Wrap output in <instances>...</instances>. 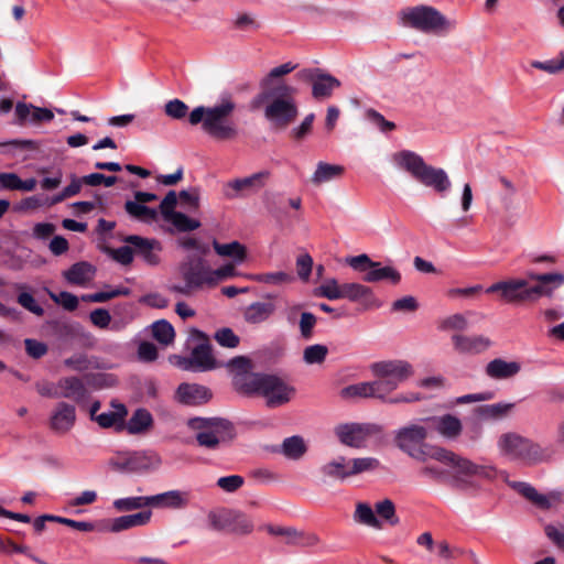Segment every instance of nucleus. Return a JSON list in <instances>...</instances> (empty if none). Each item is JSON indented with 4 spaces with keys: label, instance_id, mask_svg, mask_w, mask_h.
<instances>
[{
    "label": "nucleus",
    "instance_id": "393cba45",
    "mask_svg": "<svg viewBox=\"0 0 564 564\" xmlns=\"http://www.w3.org/2000/svg\"><path fill=\"white\" fill-rule=\"evenodd\" d=\"M76 421L75 406L59 402L53 410L50 419V429L57 434L68 433Z\"/></svg>",
    "mask_w": 564,
    "mask_h": 564
},
{
    "label": "nucleus",
    "instance_id": "c9c22d12",
    "mask_svg": "<svg viewBox=\"0 0 564 564\" xmlns=\"http://www.w3.org/2000/svg\"><path fill=\"white\" fill-rule=\"evenodd\" d=\"M58 399H69L80 401L84 399L86 389L80 379L76 377H65L57 381Z\"/></svg>",
    "mask_w": 564,
    "mask_h": 564
},
{
    "label": "nucleus",
    "instance_id": "ddd939ff",
    "mask_svg": "<svg viewBox=\"0 0 564 564\" xmlns=\"http://www.w3.org/2000/svg\"><path fill=\"white\" fill-rule=\"evenodd\" d=\"M497 446L502 456L511 459L538 463L544 458V451L539 444L514 432L500 435Z\"/></svg>",
    "mask_w": 564,
    "mask_h": 564
},
{
    "label": "nucleus",
    "instance_id": "58836bf2",
    "mask_svg": "<svg viewBox=\"0 0 564 564\" xmlns=\"http://www.w3.org/2000/svg\"><path fill=\"white\" fill-rule=\"evenodd\" d=\"M344 172L345 169L341 165L318 162L316 170L311 177V182L314 185H321L323 183L340 177Z\"/></svg>",
    "mask_w": 564,
    "mask_h": 564
},
{
    "label": "nucleus",
    "instance_id": "1a4fd4ad",
    "mask_svg": "<svg viewBox=\"0 0 564 564\" xmlns=\"http://www.w3.org/2000/svg\"><path fill=\"white\" fill-rule=\"evenodd\" d=\"M314 295L330 301L345 299L358 303L364 311H372L382 306V302L376 296L371 288L360 282L340 284L335 278L325 279L314 290Z\"/></svg>",
    "mask_w": 564,
    "mask_h": 564
},
{
    "label": "nucleus",
    "instance_id": "f257e3e1",
    "mask_svg": "<svg viewBox=\"0 0 564 564\" xmlns=\"http://www.w3.org/2000/svg\"><path fill=\"white\" fill-rule=\"evenodd\" d=\"M564 285V273L553 271L536 273L528 271L525 278H512L491 284L486 292L499 293L507 303L535 302L541 297H552Z\"/></svg>",
    "mask_w": 564,
    "mask_h": 564
},
{
    "label": "nucleus",
    "instance_id": "ea45409f",
    "mask_svg": "<svg viewBox=\"0 0 564 564\" xmlns=\"http://www.w3.org/2000/svg\"><path fill=\"white\" fill-rule=\"evenodd\" d=\"M307 452V444L302 436L286 437L281 444V453L291 460H300Z\"/></svg>",
    "mask_w": 564,
    "mask_h": 564
},
{
    "label": "nucleus",
    "instance_id": "473e14b6",
    "mask_svg": "<svg viewBox=\"0 0 564 564\" xmlns=\"http://www.w3.org/2000/svg\"><path fill=\"white\" fill-rule=\"evenodd\" d=\"M96 269L88 262H77L63 272L65 280L74 285H86L95 278Z\"/></svg>",
    "mask_w": 564,
    "mask_h": 564
},
{
    "label": "nucleus",
    "instance_id": "a211bd4d",
    "mask_svg": "<svg viewBox=\"0 0 564 564\" xmlns=\"http://www.w3.org/2000/svg\"><path fill=\"white\" fill-rule=\"evenodd\" d=\"M192 338L196 340L197 344L192 349L188 360L189 367L199 371H206L219 367L220 364H218L213 356L208 338L197 329L192 332Z\"/></svg>",
    "mask_w": 564,
    "mask_h": 564
},
{
    "label": "nucleus",
    "instance_id": "13d9d810",
    "mask_svg": "<svg viewBox=\"0 0 564 564\" xmlns=\"http://www.w3.org/2000/svg\"><path fill=\"white\" fill-rule=\"evenodd\" d=\"M128 294V290L126 289H110L107 291H100L93 294L84 295L82 299L85 302H91V303H105L109 300H112L120 295Z\"/></svg>",
    "mask_w": 564,
    "mask_h": 564
},
{
    "label": "nucleus",
    "instance_id": "412c9836",
    "mask_svg": "<svg viewBox=\"0 0 564 564\" xmlns=\"http://www.w3.org/2000/svg\"><path fill=\"white\" fill-rule=\"evenodd\" d=\"M161 465V458L154 453L135 452L121 457L116 464V468L122 471L145 473L155 470Z\"/></svg>",
    "mask_w": 564,
    "mask_h": 564
},
{
    "label": "nucleus",
    "instance_id": "c03bdc74",
    "mask_svg": "<svg viewBox=\"0 0 564 564\" xmlns=\"http://www.w3.org/2000/svg\"><path fill=\"white\" fill-rule=\"evenodd\" d=\"M249 279L258 283H263L272 286H282L285 284H290L294 281V276L291 273L284 271L251 274L249 275Z\"/></svg>",
    "mask_w": 564,
    "mask_h": 564
},
{
    "label": "nucleus",
    "instance_id": "338daca9",
    "mask_svg": "<svg viewBox=\"0 0 564 564\" xmlns=\"http://www.w3.org/2000/svg\"><path fill=\"white\" fill-rule=\"evenodd\" d=\"M215 339L224 347L235 348L239 345V337L232 332V329L224 327L215 333Z\"/></svg>",
    "mask_w": 564,
    "mask_h": 564
},
{
    "label": "nucleus",
    "instance_id": "7c9ffc66",
    "mask_svg": "<svg viewBox=\"0 0 564 564\" xmlns=\"http://www.w3.org/2000/svg\"><path fill=\"white\" fill-rule=\"evenodd\" d=\"M520 370L521 366L518 361H507L501 358H496L486 366V375L496 380L509 379Z\"/></svg>",
    "mask_w": 564,
    "mask_h": 564
},
{
    "label": "nucleus",
    "instance_id": "2f4dec72",
    "mask_svg": "<svg viewBox=\"0 0 564 564\" xmlns=\"http://www.w3.org/2000/svg\"><path fill=\"white\" fill-rule=\"evenodd\" d=\"M340 397L346 400L358 398L382 399L376 380L347 386L340 390Z\"/></svg>",
    "mask_w": 564,
    "mask_h": 564
},
{
    "label": "nucleus",
    "instance_id": "e2e57ef3",
    "mask_svg": "<svg viewBox=\"0 0 564 564\" xmlns=\"http://www.w3.org/2000/svg\"><path fill=\"white\" fill-rule=\"evenodd\" d=\"M314 120V113L307 115L297 127L290 131V137L296 141L305 139L312 131Z\"/></svg>",
    "mask_w": 564,
    "mask_h": 564
},
{
    "label": "nucleus",
    "instance_id": "f8f14e48",
    "mask_svg": "<svg viewBox=\"0 0 564 564\" xmlns=\"http://www.w3.org/2000/svg\"><path fill=\"white\" fill-rule=\"evenodd\" d=\"M206 523L208 529L213 531L237 535H248L254 529V524L249 517L224 507L209 510L206 514Z\"/></svg>",
    "mask_w": 564,
    "mask_h": 564
},
{
    "label": "nucleus",
    "instance_id": "b1692460",
    "mask_svg": "<svg viewBox=\"0 0 564 564\" xmlns=\"http://www.w3.org/2000/svg\"><path fill=\"white\" fill-rule=\"evenodd\" d=\"M191 501V494L185 490H169L150 496V507L155 509L181 510Z\"/></svg>",
    "mask_w": 564,
    "mask_h": 564
},
{
    "label": "nucleus",
    "instance_id": "09e8293b",
    "mask_svg": "<svg viewBox=\"0 0 564 564\" xmlns=\"http://www.w3.org/2000/svg\"><path fill=\"white\" fill-rule=\"evenodd\" d=\"M126 212L142 221L150 223L158 218V212L135 200H128L124 205Z\"/></svg>",
    "mask_w": 564,
    "mask_h": 564
},
{
    "label": "nucleus",
    "instance_id": "49530a36",
    "mask_svg": "<svg viewBox=\"0 0 564 564\" xmlns=\"http://www.w3.org/2000/svg\"><path fill=\"white\" fill-rule=\"evenodd\" d=\"M232 28L240 32H256L261 28V22L251 12L240 11L231 21Z\"/></svg>",
    "mask_w": 564,
    "mask_h": 564
},
{
    "label": "nucleus",
    "instance_id": "39448f33",
    "mask_svg": "<svg viewBox=\"0 0 564 564\" xmlns=\"http://www.w3.org/2000/svg\"><path fill=\"white\" fill-rule=\"evenodd\" d=\"M393 166L410 175L421 185L444 195L452 187V182L445 170L425 162L422 155L411 150H400L391 155Z\"/></svg>",
    "mask_w": 564,
    "mask_h": 564
},
{
    "label": "nucleus",
    "instance_id": "052dcab7",
    "mask_svg": "<svg viewBox=\"0 0 564 564\" xmlns=\"http://www.w3.org/2000/svg\"><path fill=\"white\" fill-rule=\"evenodd\" d=\"M316 323H317V318L314 314H312L310 312L301 313L299 328H300L301 337L303 339L308 340L312 338Z\"/></svg>",
    "mask_w": 564,
    "mask_h": 564
},
{
    "label": "nucleus",
    "instance_id": "3c124183",
    "mask_svg": "<svg viewBox=\"0 0 564 564\" xmlns=\"http://www.w3.org/2000/svg\"><path fill=\"white\" fill-rule=\"evenodd\" d=\"M328 355V348L322 344L310 345L303 350V360L306 365H321Z\"/></svg>",
    "mask_w": 564,
    "mask_h": 564
},
{
    "label": "nucleus",
    "instance_id": "603ef678",
    "mask_svg": "<svg viewBox=\"0 0 564 564\" xmlns=\"http://www.w3.org/2000/svg\"><path fill=\"white\" fill-rule=\"evenodd\" d=\"M380 463L375 457H356L349 459L350 477L377 469Z\"/></svg>",
    "mask_w": 564,
    "mask_h": 564
},
{
    "label": "nucleus",
    "instance_id": "bf43d9fd",
    "mask_svg": "<svg viewBox=\"0 0 564 564\" xmlns=\"http://www.w3.org/2000/svg\"><path fill=\"white\" fill-rule=\"evenodd\" d=\"M164 112L172 119L181 120L186 117L188 112V106L184 101L175 98L165 104Z\"/></svg>",
    "mask_w": 564,
    "mask_h": 564
},
{
    "label": "nucleus",
    "instance_id": "7ed1b4c3",
    "mask_svg": "<svg viewBox=\"0 0 564 564\" xmlns=\"http://www.w3.org/2000/svg\"><path fill=\"white\" fill-rule=\"evenodd\" d=\"M237 104L227 95L213 106H198L189 116V123L202 124V130L216 141H232L238 137V127L232 120Z\"/></svg>",
    "mask_w": 564,
    "mask_h": 564
},
{
    "label": "nucleus",
    "instance_id": "c756f323",
    "mask_svg": "<svg viewBox=\"0 0 564 564\" xmlns=\"http://www.w3.org/2000/svg\"><path fill=\"white\" fill-rule=\"evenodd\" d=\"M300 76L313 80L312 94L315 98H328L332 93L340 86V82L329 74H321L312 78L311 73L304 70Z\"/></svg>",
    "mask_w": 564,
    "mask_h": 564
},
{
    "label": "nucleus",
    "instance_id": "6e6552de",
    "mask_svg": "<svg viewBox=\"0 0 564 564\" xmlns=\"http://www.w3.org/2000/svg\"><path fill=\"white\" fill-rule=\"evenodd\" d=\"M432 459L434 464L440 463L452 470L453 480L459 488L471 486L476 478L494 480L498 477L494 466L478 465L445 447L432 449Z\"/></svg>",
    "mask_w": 564,
    "mask_h": 564
},
{
    "label": "nucleus",
    "instance_id": "423d86ee",
    "mask_svg": "<svg viewBox=\"0 0 564 564\" xmlns=\"http://www.w3.org/2000/svg\"><path fill=\"white\" fill-rule=\"evenodd\" d=\"M295 95V87L280 83L258 96L256 102L265 104L264 117L273 129L283 131L297 119L299 105Z\"/></svg>",
    "mask_w": 564,
    "mask_h": 564
},
{
    "label": "nucleus",
    "instance_id": "e433bc0d",
    "mask_svg": "<svg viewBox=\"0 0 564 564\" xmlns=\"http://www.w3.org/2000/svg\"><path fill=\"white\" fill-rule=\"evenodd\" d=\"M269 535L280 538L284 543L296 545L304 538V532L294 527L268 523L261 527Z\"/></svg>",
    "mask_w": 564,
    "mask_h": 564
},
{
    "label": "nucleus",
    "instance_id": "4be33fe9",
    "mask_svg": "<svg viewBox=\"0 0 564 564\" xmlns=\"http://www.w3.org/2000/svg\"><path fill=\"white\" fill-rule=\"evenodd\" d=\"M269 177V172L261 171L243 178L229 181L224 186V195L228 198H235L241 195L253 193L264 186Z\"/></svg>",
    "mask_w": 564,
    "mask_h": 564
},
{
    "label": "nucleus",
    "instance_id": "aec40b11",
    "mask_svg": "<svg viewBox=\"0 0 564 564\" xmlns=\"http://www.w3.org/2000/svg\"><path fill=\"white\" fill-rule=\"evenodd\" d=\"M429 429L445 441H457L463 434L464 426L459 417L454 414H442L422 420Z\"/></svg>",
    "mask_w": 564,
    "mask_h": 564
},
{
    "label": "nucleus",
    "instance_id": "37998d69",
    "mask_svg": "<svg viewBox=\"0 0 564 564\" xmlns=\"http://www.w3.org/2000/svg\"><path fill=\"white\" fill-rule=\"evenodd\" d=\"M0 553L3 555H13V554H23L33 560L34 562L39 564H47L46 562L42 561L40 557L35 556L31 553V550L25 544H19L14 542L10 538H3L0 535Z\"/></svg>",
    "mask_w": 564,
    "mask_h": 564
},
{
    "label": "nucleus",
    "instance_id": "9d476101",
    "mask_svg": "<svg viewBox=\"0 0 564 564\" xmlns=\"http://www.w3.org/2000/svg\"><path fill=\"white\" fill-rule=\"evenodd\" d=\"M187 426L195 433L198 445L207 449H216L235 437L232 424L225 419L194 417L187 421Z\"/></svg>",
    "mask_w": 564,
    "mask_h": 564
},
{
    "label": "nucleus",
    "instance_id": "f03ea898",
    "mask_svg": "<svg viewBox=\"0 0 564 564\" xmlns=\"http://www.w3.org/2000/svg\"><path fill=\"white\" fill-rule=\"evenodd\" d=\"M429 436V426L421 422L402 426L395 433V446L411 458L423 463L419 475L433 482H443L448 478V471L436 466L432 459V449L442 446L425 443Z\"/></svg>",
    "mask_w": 564,
    "mask_h": 564
},
{
    "label": "nucleus",
    "instance_id": "f3484780",
    "mask_svg": "<svg viewBox=\"0 0 564 564\" xmlns=\"http://www.w3.org/2000/svg\"><path fill=\"white\" fill-rule=\"evenodd\" d=\"M378 432L376 425L360 423L339 424L334 429L337 440L345 446L360 448L366 446L368 438Z\"/></svg>",
    "mask_w": 564,
    "mask_h": 564
},
{
    "label": "nucleus",
    "instance_id": "bb28decb",
    "mask_svg": "<svg viewBox=\"0 0 564 564\" xmlns=\"http://www.w3.org/2000/svg\"><path fill=\"white\" fill-rule=\"evenodd\" d=\"M212 394L209 390L196 383H182L176 391L180 402L188 405H198L207 402Z\"/></svg>",
    "mask_w": 564,
    "mask_h": 564
},
{
    "label": "nucleus",
    "instance_id": "774afa93",
    "mask_svg": "<svg viewBox=\"0 0 564 564\" xmlns=\"http://www.w3.org/2000/svg\"><path fill=\"white\" fill-rule=\"evenodd\" d=\"M546 538L564 553V527H556L554 524H546L544 527Z\"/></svg>",
    "mask_w": 564,
    "mask_h": 564
},
{
    "label": "nucleus",
    "instance_id": "a18cd8bd",
    "mask_svg": "<svg viewBox=\"0 0 564 564\" xmlns=\"http://www.w3.org/2000/svg\"><path fill=\"white\" fill-rule=\"evenodd\" d=\"M113 508L118 512H128L150 507V496H134L113 500Z\"/></svg>",
    "mask_w": 564,
    "mask_h": 564
},
{
    "label": "nucleus",
    "instance_id": "2eb2a0df",
    "mask_svg": "<svg viewBox=\"0 0 564 564\" xmlns=\"http://www.w3.org/2000/svg\"><path fill=\"white\" fill-rule=\"evenodd\" d=\"M250 393L262 395L271 408L283 405L292 400L295 389L279 377L260 375Z\"/></svg>",
    "mask_w": 564,
    "mask_h": 564
},
{
    "label": "nucleus",
    "instance_id": "dca6fc26",
    "mask_svg": "<svg viewBox=\"0 0 564 564\" xmlns=\"http://www.w3.org/2000/svg\"><path fill=\"white\" fill-rule=\"evenodd\" d=\"M406 25L423 32L441 33L449 30L453 23L431 7H415L402 12Z\"/></svg>",
    "mask_w": 564,
    "mask_h": 564
},
{
    "label": "nucleus",
    "instance_id": "c85d7f7f",
    "mask_svg": "<svg viewBox=\"0 0 564 564\" xmlns=\"http://www.w3.org/2000/svg\"><path fill=\"white\" fill-rule=\"evenodd\" d=\"M152 511L145 510L133 514L121 516L111 520L108 530L112 533L143 527L150 523Z\"/></svg>",
    "mask_w": 564,
    "mask_h": 564
},
{
    "label": "nucleus",
    "instance_id": "72a5a7b5",
    "mask_svg": "<svg viewBox=\"0 0 564 564\" xmlns=\"http://www.w3.org/2000/svg\"><path fill=\"white\" fill-rule=\"evenodd\" d=\"M213 248L219 257L231 259L230 263H232L235 268L247 259V248L239 241L220 243L214 240Z\"/></svg>",
    "mask_w": 564,
    "mask_h": 564
},
{
    "label": "nucleus",
    "instance_id": "4468645a",
    "mask_svg": "<svg viewBox=\"0 0 564 564\" xmlns=\"http://www.w3.org/2000/svg\"><path fill=\"white\" fill-rule=\"evenodd\" d=\"M345 263L354 271L364 273L361 280L366 283H377L388 280L392 284L401 281L400 272L393 267H381L379 262H375L366 253L350 256L345 259Z\"/></svg>",
    "mask_w": 564,
    "mask_h": 564
},
{
    "label": "nucleus",
    "instance_id": "5701e85b",
    "mask_svg": "<svg viewBox=\"0 0 564 564\" xmlns=\"http://www.w3.org/2000/svg\"><path fill=\"white\" fill-rule=\"evenodd\" d=\"M14 115L17 123L20 126L28 123L40 124L42 122H50L54 119L52 110L21 101L15 105Z\"/></svg>",
    "mask_w": 564,
    "mask_h": 564
},
{
    "label": "nucleus",
    "instance_id": "680f3d73",
    "mask_svg": "<svg viewBox=\"0 0 564 564\" xmlns=\"http://www.w3.org/2000/svg\"><path fill=\"white\" fill-rule=\"evenodd\" d=\"M498 476H501L506 482H508L513 489H516L519 494H521L532 503L534 502L538 491L531 485L521 481H508V477L505 471H498Z\"/></svg>",
    "mask_w": 564,
    "mask_h": 564
},
{
    "label": "nucleus",
    "instance_id": "5fc2aeb1",
    "mask_svg": "<svg viewBox=\"0 0 564 564\" xmlns=\"http://www.w3.org/2000/svg\"><path fill=\"white\" fill-rule=\"evenodd\" d=\"M564 501V494L562 491H551L546 495L539 494L535 497L534 505L541 509L549 510L556 508Z\"/></svg>",
    "mask_w": 564,
    "mask_h": 564
},
{
    "label": "nucleus",
    "instance_id": "a19ab883",
    "mask_svg": "<svg viewBox=\"0 0 564 564\" xmlns=\"http://www.w3.org/2000/svg\"><path fill=\"white\" fill-rule=\"evenodd\" d=\"M354 520L359 523L375 529H381L382 523L376 517V510L366 502H358L354 512Z\"/></svg>",
    "mask_w": 564,
    "mask_h": 564
},
{
    "label": "nucleus",
    "instance_id": "864d4df0",
    "mask_svg": "<svg viewBox=\"0 0 564 564\" xmlns=\"http://www.w3.org/2000/svg\"><path fill=\"white\" fill-rule=\"evenodd\" d=\"M514 409V403L499 402L487 404L480 408L482 416L488 419H499L508 415Z\"/></svg>",
    "mask_w": 564,
    "mask_h": 564
},
{
    "label": "nucleus",
    "instance_id": "8fccbe9b",
    "mask_svg": "<svg viewBox=\"0 0 564 564\" xmlns=\"http://www.w3.org/2000/svg\"><path fill=\"white\" fill-rule=\"evenodd\" d=\"M295 68L296 65L291 62L272 68L262 80L263 90L271 89L272 87L278 86L280 83H284L283 80H279V78L290 74Z\"/></svg>",
    "mask_w": 564,
    "mask_h": 564
},
{
    "label": "nucleus",
    "instance_id": "cd10ccee",
    "mask_svg": "<svg viewBox=\"0 0 564 564\" xmlns=\"http://www.w3.org/2000/svg\"><path fill=\"white\" fill-rule=\"evenodd\" d=\"M319 475L325 479L344 481L350 478L349 459L344 456L333 458L323 464L318 469Z\"/></svg>",
    "mask_w": 564,
    "mask_h": 564
},
{
    "label": "nucleus",
    "instance_id": "0e129e2a",
    "mask_svg": "<svg viewBox=\"0 0 564 564\" xmlns=\"http://www.w3.org/2000/svg\"><path fill=\"white\" fill-rule=\"evenodd\" d=\"M468 327L467 317L463 314H454L444 318L440 328L444 330H465Z\"/></svg>",
    "mask_w": 564,
    "mask_h": 564
},
{
    "label": "nucleus",
    "instance_id": "79ce46f5",
    "mask_svg": "<svg viewBox=\"0 0 564 564\" xmlns=\"http://www.w3.org/2000/svg\"><path fill=\"white\" fill-rule=\"evenodd\" d=\"M153 423L151 413L145 409H138L127 423L130 434H139L148 431Z\"/></svg>",
    "mask_w": 564,
    "mask_h": 564
},
{
    "label": "nucleus",
    "instance_id": "f704fd0d",
    "mask_svg": "<svg viewBox=\"0 0 564 564\" xmlns=\"http://www.w3.org/2000/svg\"><path fill=\"white\" fill-rule=\"evenodd\" d=\"M111 409L102 412L96 417V423L104 429L122 426L128 414L124 404L117 401L111 402Z\"/></svg>",
    "mask_w": 564,
    "mask_h": 564
},
{
    "label": "nucleus",
    "instance_id": "69168bd1",
    "mask_svg": "<svg viewBox=\"0 0 564 564\" xmlns=\"http://www.w3.org/2000/svg\"><path fill=\"white\" fill-rule=\"evenodd\" d=\"M313 268V258L308 253H302L296 258V272L302 281H308Z\"/></svg>",
    "mask_w": 564,
    "mask_h": 564
},
{
    "label": "nucleus",
    "instance_id": "9b49d317",
    "mask_svg": "<svg viewBox=\"0 0 564 564\" xmlns=\"http://www.w3.org/2000/svg\"><path fill=\"white\" fill-rule=\"evenodd\" d=\"M376 377L382 400H386L400 384L414 376V367L402 359L375 362L370 367Z\"/></svg>",
    "mask_w": 564,
    "mask_h": 564
},
{
    "label": "nucleus",
    "instance_id": "4c0bfd02",
    "mask_svg": "<svg viewBox=\"0 0 564 564\" xmlns=\"http://www.w3.org/2000/svg\"><path fill=\"white\" fill-rule=\"evenodd\" d=\"M275 312V305L270 302H254L250 304L243 313V317L249 324H261L268 321Z\"/></svg>",
    "mask_w": 564,
    "mask_h": 564
},
{
    "label": "nucleus",
    "instance_id": "20e7f679",
    "mask_svg": "<svg viewBox=\"0 0 564 564\" xmlns=\"http://www.w3.org/2000/svg\"><path fill=\"white\" fill-rule=\"evenodd\" d=\"M177 274L183 282L172 283L170 291L189 295L204 288H215L219 283L237 275L232 263H226L217 269L209 268L204 259L188 257L177 267Z\"/></svg>",
    "mask_w": 564,
    "mask_h": 564
},
{
    "label": "nucleus",
    "instance_id": "6e6d98bb",
    "mask_svg": "<svg viewBox=\"0 0 564 564\" xmlns=\"http://www.w3.org/2000/svg\"><path fill=\"white\" fill-rule=\"evenodd\" d=\"M376 513L383 520L388 521L391 525L399 523L395 514V506L390 499H383L375 505Z\"/></svg>",
    "mask_w": 564,
    "mask_h": 564
},
{
    "label": "nucleus",
    "instance_id": "a878e982",
    "mask_svg": "<svg viewBox=\"0 0 564 564\" xmlns=\"http://www.w3.org/2000/svg\"><path fill=\"white\" fill-rule=\"evenodd\" d=\"M454 350L464 355H476L487 350L491 346V340L482 335L467 336L455 334L452 336Z\"/></svg>",
    "mask_w": 564,
    "mask_h": 564
},
{
    "label": "nucleus",
    "instance_id": "0eeeda50",
    "mask_svg": "<svg viewBox=\"0 0 564 564\" xmlns=\"http://www.w3.org/2000/svg\"><path fill=\"white\" fill-rule=\"evenodd\" d=\"M177 205L187 212H197L200 206L199 189H184L178 194L174 191H170L160 204V213L163 219L171 224L176 231L187 232L200 228L202 223L182 212H177L175 209Z\"/></svg>",
    "mask_w": 564,
    "mask_h": 564
},
{
    "label": "nucleus",
    "instance_id": "4d7b16f0",
    "mask_svg": "<svg viewBox=\"0 0 564 564\" xmlns=\"http://www.w3.org/2000/svg\"><path fill=\"white\" fill-rule=\"evenodd\" d=\"M531 66L549 74L560 73L564 70V54L561 53L558 57L545 62L532 61Z\"/></svg>",
    "mask_w": 564,
    "mask_h": 564
},
{
    "label": "nucleus",
    "instance_id": "de8ad7c7",
    "mask_svg": "<svg viewBox=\"0 0 564 564\" xmlns=\"http://www.w3.org/2000/svg\"><path fill=\"white\" fill-rule=\"evenodd\" d=\"M152 336L163 346L173 344L175 330L173 326L165 319L158 321L152 324Z\"/></svg>",
    "mask_w": 564,
    "mask_h": 564
},
{
    "label": "nucleus",
    "instance_id": "6ab92c4d",
    "mask_svg": "<svg viewBox=\"0 0 564 564\" xmlns=\"http://www.w3.org/2000/svg\"><path fill=\"white\" fill-rule=\"evenodd\" d=\"M229 373L232 377V382L237 390L242 393L250 394V390L254 381L261 373L251 372V361L247 357H236L226 364Z\"/></svg>",
    "mask_w": 564,
    "mask_h": 564
}]
</instances>
